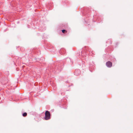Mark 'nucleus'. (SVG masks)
<instances>
[{
	"mask_svg": "<svg viewBox=\"0 0 133 133\" xmlns=\"http://www.w3.org/2000/svg\"><path fill=\"white\" fill-rule=\"evenodd\" d=\"M50 113L48 111H46L45 113V117L44 119L46 120H47L50 118Z\"/></svg>",
	"mask_w": 133,
	"mask_h": 133,
	"instance_id": "obj_1",
	"label": "nucleus"
},
{
	"mask_svg": "<svg viewBox=\"0 0 133 133\" xmlns=\"http://www.w3.org/2000/svg\"><path fill=\"white\" fill-rule=\"evenodd\" d=\"M106 65L108 67H111L112 66V63L110 61H108L106 63Z\"/></svg>",
	"mask_w": 133,
	"mask_h": 133,
	"instance_id": "obj_2",
	"label": "nucleus"
},
{
	"mask_svg": "<svg viewBox=\"0 0 133 133\" xmlns=\"http://www.w3.org/2000/svg\"><path fill=\"white\" fill-rule=\"evenodd\" d=\"M27 115V114L26 112H24L23 114V116L24 117L26 116Z\"/></svg>",
	"mask_w": 133,
	"mask_h": 133,
	"instance_id": "obj_3",
	"label": "nucleus"
},
{
	"mask_svg": "<svg viewBox=\"0 0 133 133\" xmlns=\"http://www.w3.org/2000/svg\"><path fill=\"white\" fill-rule=\"evenodd\" d=\"M62 32L63 33H64L65 32H66L67 31L65 30H62Z\"/></svg>",
	"mask_w": 133,
	"mask_h": 133,
	"instance_id": "obj_4",
	"label": "nucleus"
}]
</instances>
